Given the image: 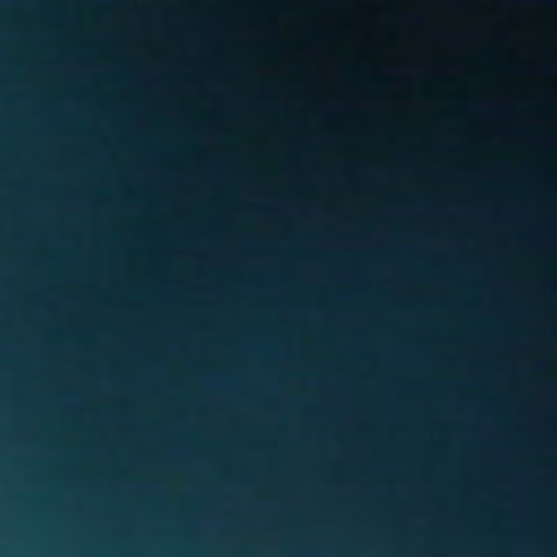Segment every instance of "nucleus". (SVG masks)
<instances>
[{"label": "nucleus", "instance_id": "1", "mask_svg": "<svg viewBox=\"0 0 557 557\" xmlns=\"http://www.w3.org/2000/svg\"><path fill=\"white\" fill-rule=\"evenodd\" d=\"M432 38L437 40V41H447L450 39V36L447 34V33H444V32H433L431 34Z\"/></svg>", "mask_w": 557, "mask_h": 557}, {"label": "nucleus", "instance_id": "2", "mask_svg": "<svg viewBox=\"0 0 557 557\" xmlns=\"http://www.w3.org/2000/svg\"><path fill=\"white\" fill-rule=\"evenodd\" d=\"M533 4L539 8L548 9V8L555 7L556 2H554V1H536Z\"/></svg>", "mask_w": 557, "mask_h": 557}]
</instances>
